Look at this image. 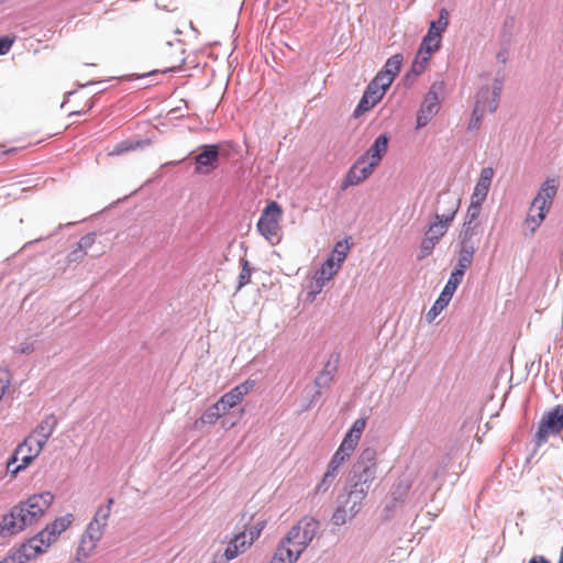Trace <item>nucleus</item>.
Instances as JSON below:
<instances>
[{"mask_svg": "<svg viewBox=\"0 0 563 563\" xmlns=\"http://www.w3.org/2000/svg\"><path fill=\"white\" fill-rule=\"evenodd\" d=\"M435 26L430 25L427 35L423 37L417 57L412 63V71L417 75L424 71L431 55L440 48L442 35L433 31Z\"/></svg>", "mask_w": 563, "mask_h": 563, "instance_id": "6e6552de", "label": "nucleus"}, {"mask_svg": "<svg viewBox=\"0 0 563 563\" xmlns=\"http://www.w3.org/2000/svg\"><path fill=\"white\" fill-rule=\"evenodd\" d=\"M199 150L195 157V172L198 175H209L218 168L220 146L208 144L200 146Z\"/></svg>", "mask_w": 563, "mask_h": 563, "instance_id": "1a4fd4ad", "label": "nucleus"}, {"mask_svg": "<svg viewBox=\"0 0 563 563\" xmlns=\"http://www.w3.org/2000/svg\"><path fill=\"white\" fill-rule=\"evenodd\" d=\"M42 545H45L43 533L37 532L35 536L22 543L18 550L22 555L25 554V560L29 561L43 552Z\"/></svg>", "mask_w": 563, "mask_h": 563, "instance_id": "bb28decb", "label": "nucleus"}, {"mask_svg": "<svg viewBox=\"0 0 563 563\" xmlns=\"http://www.w3.org/2000/svg\"><path fill=\"white\" fill-rule=\"evenodd\" d=\"M244 396L245 395L242 393V390L235 386L219 399V406H222V408L227 409L228 411L229 409L240 404Z\"/></svg>", "mask_w": 563, "mask_h": 563, "instance_id": "473e14b6", "label": "nucleus"}, {"mask_svg": "<svg viewBox=\"0 0 563 563\" xmlns=\"http://www.w3.org/2000/svg\"><path fill=\"white\" fill-rule=\"evenodd\" d=\"M448 24H449V13L445 9H442L440 11L439 20L431 22L430 25H434L435 27L433 29V31L438 32V34L441 35L442 32L445 31Z\"/></svg>", "mask_w": 563, "mask_h": 563, "instance_id": "09e8293b", "label": "nucleus"}, {"mask_svg": "<svg viewBox=\"0 0 563 563\" xmlns=\"http://www.w3.org/2000/svg\"><path fill=\"white\" fill-rule=\"evenodd\" d=\"M544 365H545V367L549 366V361L548 360H545Z\"/></svg>", "mask_w": 563, "mask_h": 563, "instance_id": "0e129e2a", "label": "nucleus"}, {"mask_svg": "<svg viewBox=\"0 0 563 563\" xmlns=\"http://www.w3.org/2000/svg\"><path fill=\"white\" fill-rule=\"evenodd\" d=\"M482 205L483 202L471 199V203L466 211L465 221L479 222L478 218L482 211Z\"/></svg>", "mask_w": 563, "mask_h": 563, "instance_id": "49530a36", "label": "nucleus"}, {"mask_svg": "<svg viewBox=\"0 0 563 563\" xmlns=\"http://www.w3.org/2000/svg\"><path fill=\"white\" fill-rule=\"evenodd\" d=\"M58 423V420L55 415L51 413L44 417V419L36 426V428L33 430V433L31 434L36 440L35 442V449L33 454H26L22 456V464L20 466V470H25L42 452L43 448L45 446L47 440L53 434L54 430L56 429Z\"/></svg>", "mask_w": 563, "mask_h": 563, "instance_id": "39448f33", "label": "nucleus"}, {"mask_svg": "<svg viewBox=\"0 0 563 563\" xmlns=\"http://www.w3.org/2000/svg\"><path fill=\"white\" fill-rule=\"evenodd\" d=\"M440 110V99L434 85L426 95L417 114L416 129L426 126Z\"/></svg>", "mask_w": 563, "mask_h": 563, "instance_id": "9d476101", "label": "nucleus"}, {"mask_svg": "<svg viewBox=\"0 0 563 563\" xmlns=\"http://www.w3.org/2000/svg\"><path fill=\"white\" fill-rule=\"evenodd\" d=\"M474 252V245H462L459 254L457 265L454 269H461V273L464 274L465 269H467L473 262Z\"/></svg>", "mask_w": 563, "mask_h": 563, "instance_id": "f704fd0d", "label": "nucleus"}, {"mask_svg": "<svg viewBox=\"0 0 563 563\" xmlns=\"http://www.w3.org/2000/svg\"><path fill=\"white\" fill-rule=\"evenodd\" d=\"M144 144L143 141H132V140H124L120 143H118L113 150L109 153V155H121L131 151H135L140 147H142Z\"/></svg>", "mask_w": 563, "mask_h": 563, "instance_id": "79ce46f5", "label": "nucleus"}, {"mask_svg": "<svg viewBox=\"0 0 563 563\" xmlns=\"http://www.w3.org/2000/svg\"><path fill=\"white\" fill-rule=\"evenodd\" d=\"M33 440H36V439L33 437ZM31 445L33 446V449H35V442L34 441H32ZM33 453H34V450L29 451L27 449L24 452V454H33Z\"/></svg>", "mask_w": 563, "mask_h": 563, "instance_id": "680f3d73", "label": "nucleus"}, {"mask_svg": "<svg viewBox=\"0 0 563 563\" xmlns=\"http://www.w3.org/2000/svg\"><path fill=\"white\" fill-rule=\"evenodd\" d=\"M376 168L377 166L360 156L346 175V186H356L363 183Z\"/></svg>", "mask_w": 563, "mask_h": 563, "instance_id": "4468645a", "label": "nucleus"}, {"mask_svg": "<svg viewBox=\"0 0 563 563\" xmlns=\"http://www.w3.org/2000/svg\"><path fill=\"white\" fill-rule=\"evenodd\" d=\"M542 364V357L540 354H536V357L533 360L526 361V368L528 373H534L538 375L541 369Z\"/></svg>", "mask_w": 563, "mask_h": 563, "instance_id": "603ef678", "label": "nucleus"}, {"mask_svg": "<svg viewBox=\"0 0 563 563\" xmlns=\"http://www.w3.org/2000/svg\"><path fill=\"white\" fill-rule=\"evenodd\" d=\"M251 275H252V272L249 266V262L244 261L242 269L239 275V288L244 287L245 285H247L251 282Z\"/></svg>", "mask_w": 563, "mask_h": 563, "instance_id": "3c124183", "label": "nucleus"}, {"mask_svg": "<svg viewBox=\"0 0 563 563\" xmlns=\"http://www.w3.org/2000/svg\"><path fill=\"white\" fill-rule=\"evenodd\" d=\"M388 88L389 86H387L386 78L384 76H375L368 84L364 93L379 102Z\"/></svg>", "mask_w": 563, "mask_h": 563, "instance_id": "7c9ffc66", "label": "nucleus"}, {"mask_svg": "<svg viewBox=\"0 0 563 563\" xmlns=\"http://www.w3.org/2000/svg\"><path fill=\"white\" fill-rule=\"evenodd\" d=\"M441 202L449 205L448 212H438L426 232L427 236L438 242L448 231V228L453 221L460 206L459 199L454 197L444 198Z\"/></svg>", "mask_w": 563, "mask_h": 563, "instance_id": "0eeeda50", "label": "nucleus"}, {"mask_svg": "<svg viewBox=\"0 0 563 563\" xmlns=\"http://www.w3.org/2000/svg\"><path fill=\"white\" fill-rule=\"evenodd\" d=\"M367 494L368 490L365 488L357 486L354 487L352 484L346 482L344 493L340 494L338 498L341 499V503H344L345 506L350 507L352 514H358Z\"/></svg>", "mask_w": 563, "mask_h": 563, "instance_id": "2eb2a0df", "label": "nucleus"}, {"mask_svg": "<svg viewBox=\"0 0 563 563\" xmlns=\"http://www.w3.org/2000/svg\"><path fill=\"white\" fill-rule=\"evenodd\" d=\"M366 427V418L356 419L352 427L345 433L340 445L353 452L361 439V435Z\"/></svg>", "mask_w": 563, "mask_h": 563, "instance_id": "412c9836", "label": "nucleus"}, {"mask_svg": "<svg viewBox=\"0 0 563 563\" xmlns=\"http://www.w3.org/2000/svg\"><path fill=\"white\" fill-rule=\"evenodd\" d=\"M74 519L75 518L73 514H66L56 518L53 522L46 525L44 529L38 531V533H43L45 547H49L52 543H54L58 536L73 523Z\"/></svg>", "mask_w": 563, "mask_h": 563, "instance_id": "ddd939ff", "label": "nucleus"}, {"mask_svg": "<svg viewBox=\"0 0 563 563\" xmlns=\"http://www.w3.org/2000/svg\"><path fill=\"white\" fill-rule=\"evenodd\" d=\"M558 192V180L555 178H548L542 183L537 196L533 198V206H542L551 209L554 197Z\"/></svg>", "mask_w": 563, "mask_h": 563, "instance_id": "f3484780", "label": "nucleus"}, {"mask_svg": "<svg viewBox=\"0 0 563 563\" xmlns=\"http://www.w3.org/2000/svg\"><path fill=\"white\" fill-rule=\"evenodd\" d=\"M499 91L481 89L476 95L475 107L468 123V130H478L486 112H495L498 107Z\"/></svg>", "mask_w": 563, "mask_h": 563, "instance_id": "423d86ee", "label": "nucleus"}, {"mask_svg": "<svg viewBox=\"0 0 563 563\" xmlns=\"http://www.w3.org/2000/svg\"><path fill=\"white\" fill-rule=\"evenodd\" d=\"M15 42V36H2L0 37V55L7 54Z\"/></svg>", "mask_w": 563, "mask_h": 563, "instance_id": "5fc2aeb1", "label": "nucleus"}, {"mask_svg": "<svg viewBox=\"0 0 563 563\" xmlns=\"http://www.w3.org/2000/svg\"><path fill=\"white\" fill-rule=\"evenodd\" d=\"M549 211L550 210L547 209L545 207H542L540 205L533 206V202H531L528 214L525 220V224L532 234L542 224Z\"/></svg>", "mask_w": 563, "mask_h": 563, "instance_id": "393cba45", "label": "nucleus"}, {"mask_svg": "<svg viewBox=\"0 0 563 563\" xmlns=\"http://www.w3.org/2000/svg\"><path fill=\"white\" fill-rule=\"evenodd\" d=\"M528 563H551L549 559L543 555H533Z\"/></svg>", "mask_w": 563, "mask_h": 563, "instance_id": "bf43d9fd", "label": "nucleus"}, {"mask_svg": "<svg viewBox=\"0 0 563 563\" xmlns=\"http://www.w3.org/2000/svg\"><path fill=\"white\" fill-rule=\"evenodd\" d=\"M340 354H331V358L324 364L323 369L314 379V384L319 388L328 387L333 378V374L338 369Z\"/></svg>", "mask_w": 563, "mask_h": 563, "instance_id": "5701e85b", "label": "nucleus"}, {"mask_svg": "<svg viewBox=\"0 0 563 563\" xmlns=\"http://www.w3.org/2000/svg\"><path fill=\"white\" fill-rule=\"evenodd\" d=\"M448 197H450V196L449 195L440 196L438 199L439 210H441V212H448V210H449V205L441 202L444 198H448Z\"/></svg>", "mask_w": 563, "mask_h": 563, "instance_id": "052dcab7", "label": "nucleus"}, {"mask_svg": "<svg viewBox=\"0 0 563 563\" xmlns=\"http://www.w3.org/2000/svg\"><path fill=\"white\" fill-rule=\"evenodd\" d=\"M388 144L389 136L387 134H382L361 157L378 167L388 151Z\"/></svg>", "mask_w": 563, "mask_h": 563, "instance_id": "a211bd4d", "label": "nucleus"}, {"mask_svg": "<svg viewBox=\"0 0 563 563\" xmlns=\"http://www.w3.org/2000/svg\"><path fill=\"white\" fill-rule=\"evenodd\" d=\"M438 243H439L438 241H434L431 238L424 235V239L422 240L421 246H420V254L418 256L419 260H422V258L429 256Z\"/></svg>", "mask_w": 563, "mask_h": 563, "instance_id": "de8ad7c7", "label": "nucleus"}, {"mask_svg": "<svg viewBox=\"0 0 563 563\" xmlns=\"http://www.w3.org/2000/svg\"><path fill=\"white\" fill-rule=\"evenodd\" d=\"M411 487V481L406 477H399L391 486L389 492V498L399 503L400 505L405 504L407 495Z\"/></svg>", "mask_w": 563, "mask_h": 563, "instance_id": "c756f323", "label": "nucleus"}, {"mask_svg": "<svg viewBox=\"0 0 563 563\" xmlns=\"http://www.w3.org/2000/svg\"><path fill=\"white\" fill-rule=\"evenodd\" d=\"M376 468H372L371 466H362L361 464H353L346 482L352 484L354 487L357 486L369 490L372 483L376 478Z\"/></svg>", "mask_w": 563, "mask_h": 563, "instance_id": "f8f14e48", "label": "nucleus"}, {"mask_svg": "<svg viewBox=\"0 0 563 563\" xmlns=\"http://www.w3.org/2000/svg\"><path fill=\"white\" fill-rule=\"evenodd\" d=\"M494 174L495 173L492 167H485L481 170L479 177L471 197L472 200L479 202H484L486 200Z\"/></svg>", "mask_w": 563, "mask_h": 563, "instance_id": "6ab92c4d", "label": "nucleus"}, {"mask_svg": "<svg viewBox=\"0 0 563 563\" xmlns=\"http://www.w3.org/2000/svg\"><path fill=\"white\" fill-rule=\"evenodd\" d=\"M283 208L276 201H269L263 209L256 229L272 244L278 243L282 232Z\"/></svg>", "mask_w": 563, "mask_h": 563, "instance_id": "7ed1b4c3", "label": "nucleus"}, {"mask_svg": "<svg viewBox=\"0 0 563 563\" xmlns=\"http://www.w3.org/2000/svg\"><path fill=\"white\" fill-rule=\"evenodd\" d=\"M338 505L332 515L331 521L335 526H343L347 520L354 518L357 514H352L349 506H345L344 503H341V499L338 498Z\"/></svg>", "mask_w": 563, "mask_h": 563, "instance_id": "2f4dec72", "label": "nucleus"}, {"mask_svg": "<svg viewBox=\"0 0 563 563\" xmlns=\"http://www.w3.org/2000/svg\"><path fill=\"white\" fill-rule=\"evenodd\" d=\"M402 64V56L396 54L387 59L383 69L376 76H384L386 78L387 86L390 87L395 77L400 71Z\"/></svg>", "mask_w": 563, "mask_h": 563, "instance_id": "c85d7f7f", "label": "nucleus"}, {"mask_svg": "<svg viewBox=\"0 0 563 563\" xmlns=\"http://www.w3.org/2000/svg\"><path fill=\"white\" fill-rule=\"evenodd\" d=\"M174 68H176V66H174V65H173V66H168L166 69H167V70H172V69H174Z\"/></svg>", "mask_w": 563, "mask_h": 563, "instance_id": "e2e57ef3", "label": "nucleus"}, {"mask_svg": "<svg viewBox=\"0 0 563 563\" xmlns=\"http://www.w3.org/2000/svg\"><path fill=\"white\" fill-rule=\"evenodd\" d=\"M451 297L441 292L434 305L428 311L426 318L428 322L434 321V319L440 314V312L449 305L451 301Z\"/></svg>", "mask_w": 563, "mask_h": 563, "instance_id": "4c0bfd02", "label": "nucleus"}, {"mask_svg": "<svg viewBox=\"0 0 563 563\" xmlns=\"http://www.w3.org/2000/svg\"><path fill=\"white\" fill-rule=\"evenodd\" d=\"M62 108L69 115L84 114L92 108V101L81 93L70 92L63 102Z\"/></svg>", "mask_w": 563, "mask_h": 563, "instance_id": "dca6fc26", "label": "nucleus"}, {"mask_svg": "<svg viewBox=\"0 0 563 563\" xmlns=\"http://www.w3.org/2000/svg\"><path fill=\"white\" fill-rule=\"evenodd\" d=\"M8 387H9V379L0 377V401L2 400Z\"/></svg>", "mask_w": 563, "mask_h": 563, "instance_id": "13d9d810", "label": "nucleus"}, {"mask_svg": "<svg viewBox=\"0 0 563 563\" xmlns=\"http://www.w3.org/2000/svg\"><path fill=\"white\" fill-rule=\"evenodd\" d=\"M298 526L301 530L302 547L307 548L318 533L320 522L313 517L306 516L299 520Z\"/></svg>", "mask_w": 563, "mask_h": 563, "instance_id": "b1692460", "label": "nucleus"}, {"mask_svg": "<svg viewBox=\"0 0 563 563\" xmlns=\"http://www.w3.org/2000/svg\"><path fill=\"white\" fill-rule=\"evenodd\" d=\"M351 453V451L340 445L332 455L328 467L339 473L341 465L350 457Z\"/></svg>", "mask_w": 563, "mask_h": 563, "instance_id": "ea45409f", "label": "nucleus"}, {"mask_svg": "<svg viewBox=\"0 0 563 563\" xmlns=\"http://www.w3.org/2000/svg\"><path fill=\"white\" fill-rule=\"evenodd\" d=\"M463 276L464 274L461 273V269H453L442 292L452 298L457 286L462 283Z\"/></svg>", "mask_w": 563, "mask_h": 563, "instance_id": "37998d69", "label": "nucleus"}, {"mask_svg": "<svg viewBox=\"0 0 563 563\" xmlns=\"http://www.w3.org/2000/svg\"><path fill=\"white\" fill-rule=\"evenodd\" d=\"M33 441V437L29 435L26 437L23 442H21L12 452L10 457L7 461V470L11 475L19 474L22 470H20V466L22 464V456L25 455L24 452L27 449L29 451L33 450V446L31 445Z\"/></svg>", "mask_w": 563, "mask_h": 563, "instance_id": "aec40b11", "label": "nucleus"}, {"mask_svg": "<svg viewBox=\"0 0 563 563\" xmlns=\"http://www.w3.org/2000/svg\"><path fill=\"white\" fill-rule=\"evenodd\" d=\"M377 452L374 448H365L360 453L357 460L354 462L355 465L371 466L377 470L376 463Z\"/></svg>", "mask_w": 563, "mask_h": 563, "instance_id": "e433bc0d", "label": "nucleus"}, {"mask_svg": "<svg viewBox=\"0 0 563 563\" xmlns=\"http://www.w3.org/2000/svg\"><path fill=\"white\" fill-rule=\"evenodd\" d=\"M113 503H114V499L112 497H109L107 499L106 505H101L98 507L92 520H95V522H100V523L107 526L108 519L111 515V507H112Z\"/></svg>", "mask_w": 563, "mask_h": 563, "instance_id": "c03bdc74", "label": "nucleus"}, {"mask_svg": "<svg viewBox=\"0 0 563 563\" xmlns=\"http://www.w3.org/2000/svg\"><path fill=\"white\" fill-rule=\"evenodd\" d=\"M301 553L300 550L291 547L290 543H285V540L282 539L273 556L282 563H296Z\"/></svg>", "mask_w": 563, "mask_h": 563, "instance_id": "cd10ccee", "label": "nucleus"}, {"mask_svg": "<svg viewBox=\"0 0 563 563\" xmlns=\"http://www.w3.org/2000/svg\"><path fill=\"white\" fill-rule=\"evenodd\" d=\"M479 222L465 221L460 232L462 245H473L472 240L478 234Z\"/></svg>", "mask_w": 563, "mask_h": 563, "instance_id": "72a5a7b5", "label": "nucleus"}, {"mask_svg": "<svg viewBox=\"0 0 563 563\" xmlns=\"http://www.w3.org/2000/svg\"><path fill=\"white\" fill-rule=\"evenodd\" d=\"M283 539L285 540V543H290L291 547L300 550V552H303L307 549L302 547L301 530L298 523L292 526Z\"/></svg>", "mask_w": 563, "mask_h": 563, "instance_id": "58836bf2", "label": "nucleus"}, {"mask_svg": "<svg viewBox=\"0 0 563 563\" xmlns=\"http://www.w3.org/2000/svg\"><path fill=\"white\" fill-rule=\"evenodd\" d=\"M225 412L227 409L222 408V406H219L218 400L214 405L205 410L200 419L203 424H213Z\"/></svg>", "mask_w": 563, "mask_h": 563, "instance_id": "c9c22d12", "label": "nucleus"}, {"mask_svg": "<svg viewBox=\"0 0 563 563\" xmlns=\"http://www.w3.org/2000/svg\"><path fill=\"white\" fill-rule=\"evenodd\" d=\"M350 245L347 241H339L328 258L316 271L312 282L309 286L308 297L314 300L316 296L320 294L328 282H330L341 269L342 264L347 257Z\"/></svg>", "mask_w": 563, "mask_h": 563, "instance_id": "f03ea898", "label": "nucleus"}, {"mask_svg": "<svg viewBox=\"0 0 563 563\" xmlns=\"http://www.w3.org/2000/svg\"><path fill=\"white\" fill-rule=\"evenodd\" d=\"M266 522L264 520L257 521L250 530V539L247 540V544L251 545L255 539L260 537L263 529L265 528Z\"/></svg>", "mask_w": 563, "mask_h": 563, "instance_id": "864d4df0", "label": "nucleus"}, {"mask_svg": "<svg viewBox=\"0 0 563 563\" xmlns=\"http://www.w3.org/2000/svg\"><path fill=\"white\" fill-rule=\"evenodd\" d=\"M96 241V235L90 233L82 236L75 245V247L67 254V263H79L84 260L88 249H90Z\"/></svg>", "mask_w": 563, "mask_h": 563, "instance_id": "4be33fe9", "label": "nucleus"}, {"mask_svg": "<svg viewBox=\"0 0 563 563\" xmlns=\"http://www.w3.org/2000/svg\"><path fill=\"white\" fill-rule=\"evenodd\" d=\"M378 102L368 97L366 93L363 95L361 98L355 111L354 115L360 117L364 114L365 112L369 111L372 108H374Z\"/></svg>", "mask_w": 563, "mask_h": 563, "instance_id": "a18cd8bd", "label": "nucleus"}, {"mask_svg": "<svg viewBox=\"0 0 563 563\" xmlns=\"http://www.w3.org/2000/svg\"><path fill=\"white\" fill-rule=\"evenodd\" d=\"M338 474H339L338 472L328 467L327 472L323 474V477L317 484V486L314 488V493L316 494L327 493L330 489V487L333 485Z\"/></svg>", "mask_w": 563, "mask_h": 563, "instance_id": "a19ab883", "label": "nucleus"}, {"mask_svg": "<svg viewBox=\"0 0 563 563\" xmlns=\"http://www.w3.org/2000/svg\"><path fill=\"white\" fill-rule=\"evenodd\" d=\"M321 395V391L320 390H317L316 391V396H320Z\"/></svg>", "mask_w": 563, "mask_h": 563, "instance_id": "69168bd1", "label": "nucleus"}, {"mask_svg": "<svg viewBox=\"0 0 563 563\" xmlns=\"http://www.w3.org/2000/svg\"><path fill=\"white\" fill-rule=\"evenodd\" d=\"M401 506L402 505H400L399 503L389 498V500L385 504L382 510V519L384 521L390 520L394 517L396 509Z\"/></svg>", "mask_w": 563, "mask_h": 563, "instance_id": "8fccbe9b", "label": "nucleus"}, {"mask_svg": "<svg viewBox=\"0 0 563 563\" xmlns=\"http://www.w3.org/2000/svg\"><path fill=\"white\" fill-rule=\"evenodd\" d=\"M244 395H247L255 386L254 379H246L243 383L236 385Z\"/></svg>", "mask_w": 563, "mask_h": 563, "instance_id": "4d7b16f0", "label": "nucleus"}, {"mask_svg": "<svg viewBox=\"0 0 563 563\" xmlns=\"http://www.w3.org/2000/svg\"><path fill=\"white\" fill-rule=\"evenodd\" d=\"M25 554L22 555V553L16 549L13 553L7 555L3 560L0 561V563H24Z\"/></svg>", "mask_w": 563, "mask_h": 563, "instance_id": "6e6d98bb", "label": "nucleus"}, {"mask_svg": "<svg viewBox=\"0 0 563 563\" xmlns=\"http://www.w3.org/2000/svg\"><path fill=\"white\" fill-rule=\"evenodd\" d=\"M563 430V405H556L545 411L539 421L537 432L534 434L536 448L542 446L550 437H561Z\"/></svg>", "mask_w": 563, "mask_h": 563, "instance_id": "20e7f679", "label": "nucleus"}, {"mask_svg": "<svg viewBox=\"0 0 563 563\" xmlns=\"http://www.w3.org/2000/svg\"><path fill=\"white\" fill-rule=\"evenodd\" d=\"M247 544L246 536L244 531L236 533L228 543L223 556L225 561H231L235 559L240 553H242Z\"/></svg>", "mask_w": 563, "mask_h": 563, "instance_id": "a878e982", "label": "nucleus"}, {"mask_svg": "<svg viewBox=\"0 0 563 563\" xmlns=\"http://www.w3.org/2000/svg\"><path fill=\"white\" fill-rule=\"evenodd\" d=\"M54 501L51 492L34 494L25 500L19 501L2 516L0 521V537L8 538L15 536L29 526L36 522Z\"/></svg>", "mask_w": 563, "mask_h": 563, "instance_id": "f257e3e1", "label": "nucleus"}, {"mask_svg": "<svg viewBox=\"0 0 563 563\" xmlns=\"http://www.w3.org/2000/svg\"><path fill=\"white\" fill-rule=\"evenodd\" d=\"M106 527L107 526L100 522L91 520L81 538L80 544L77 549V555L88 558L102 538Z\"/></svg>", "mask_w": 563, "mask_h": 563, "instance_id": "9b49d317", "label": "nucleus"}]
</instances>
